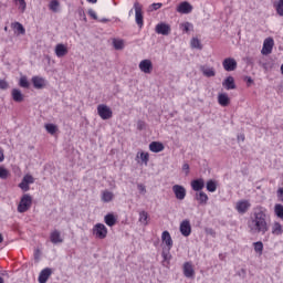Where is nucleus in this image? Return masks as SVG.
Segmentation results:
<instances>
[{
    "label": "nucleus",
    "mask_w": 283,
    "mask_h": 283,
    "mask_svg": "<svg viewBox=\"0 0 283 283\" xmlns=\"http://www.w3.org/2000/svg\"><path fill=\"white\" fill-rule=\"evenodd\" d=\"M247 224L248 231L251 235H266V233H269V229H271L266 208L262 206L254 208Z\"/></svg>",
    "instance_id": "obj_1"
},
{
    "label": "nucleus",
    "mask_w": 283,
    "mask_h": 283,
    "mask_svg": "<svg viewBox=\"0 0 283 283\" xmlns=\"http://www.w3.org/2000/svg\"><path fill=\"white\" fill-rule=\"evenodd\" d=\"M32 207V196L25 193L22 196L20 203L18 205V212L25 213Z\"/></svg>",
    "instance_id": "obj_2"
},
{
    "label": "nucleus",
    "mask_w": 283,
    "mask_h": 283,
    "mask_svg": "<svg viewBox=\"0 0 283 283\" xmlns=\"http://www.w3.org/2000/svg\"><path fill=\"white\" fill-rule=\"evenodd\" d=\"M97 114L102 118V120H109L113 116L112 108L105 104H99L97 106Z\"/></svg>",
    "instance_id": "obj_3"
},
{
    "label": "nucleus",
    "mask_w": 283,
    "mask_h": 283,
    "mask_svg": "<svg viewBox=\"0 0 283 283\" xmlns=\"http://www.w3.org/2000/svg\"><path fill=\"white\" fill-rule=\"evenodd\" d=\"M93 235L98 240H105L107 238V227L103 223H96L93 228Z\"/></svg>",
    "instance_id": "obj_4"
},
{
    "label": "nucleus",
    "mask_w": 283,
    "mask_h": 283,
    "mask_svg": "<svg viewBox=\"0 0 283 283\" xmlns=\"http://www.w3.org/2000/svg\"><path fill=\"white\" fill-rule=\"evenodd\" d=\"M155 32L161 34L163 36H169L171 34V25L160 22L156 25Z\"/></svg>",
    "instance_id": "obj_5"
},
{
    "label": "nucleus",
    "mask_w": 283,
    "mask_h": 283,
    "mask_svg": "<svg viewBox=\"0 0 283 283\" xmlns=\"http://www.w3.org/2000/svg\"><path fill=\"white\" fill-rule=\"evenodd\" d=\"M134 10H135V21L139 28L144 25L143 20V6L138 2L134 3Z\"/></svg>",
    "instance_id": "obj_6"
},
{
    "label": "nucleus",
    "mask_w": 283,
    "mask_h": 283,
    "mask_svg": "<svg viewBox=\"0 0 283 283\" xmlns=\"http://www.w3.org/2000/svg\"><path fill=\"white\" fill-rule=\"evenodd\" d=\"M222 66L226 72H234L238 69V62L233 57H227L223 60Z\"/></svg>",
    "instance_id": "obj_7"
},
{
    "label": "nucleus",
    "mask_w": 283,
    "mask_h": 283,
    "mask_svg": "<svg viewBox=\"0 0 283 283\" xmlns=\"http://www.w3.org/2000/svg\"><path fill=\"white\" fill-rule=\"evenodd\" d=\"M31 83H33L35 90H44V87H48V80L42 76H33Z\"/></svg>",
    "instance_id": "obj_8"
},
{
    "label": "nucleus",
    "mask_w": 283,
    "mask_h": 283,
    "mask_svg": "<svg viewBox=\"0 0 283 283\" xmlns=\"http://www.w3.org/2000/svg\"><path fill=\"white\" fill-rule=\"evenodd\" d=\"M273 45H275L273 38L265 39L263 42L261 54H263L264 56H268V54H271V52H273Z\"/></svg>",
    "instance_id": "obj_9"
},
{
    "label": "nucleus",
    "mask_w": 283,
    "mask_h": 283,
    "mask_svg": "<svg viewBox=\"0 0 283 283\" xmlns=\"http://www.w3.org/2000/svg\"><path fill=\"white\" fill-rule=\"evenodd\" d=\"M177 12H179V14H191V12H193V6L187 1H184L177 7Z\"/></svg>",
    "instance_id": "obj_10"
},
{
    "label": "nucleus",
    "mask_w": 283,
    "mask_h": 283,
    "mask_svg": "<svg viewBox=\"0 0 283 283\" xmlns=\"http://www.w3.org/2000/svg\"><path fill=\"white\" fill-rule=\"evenodd\" d=\"M238 213L244 214L251 209V202L249 200H240L235 205Z\"/></svg>",
    "instance_id": "obj_11"
},
{
    "label": "nucleus",
    "mask_w": 283,
    "mask_h": 283,
    "mask_svg": "<svg viewBox=\"0 0 283 283\" xmlns=\"http://www.w3.org/2000/svg\"><path fill=\"white\" fill-rule=\"evenodd\" d=\"M172 191H174L177 200H185V198H187V189H185L180 185L172 186Z\"/></svg>",
    "instance_id": "obj_12"
},
{
    "label": "nucleus",
    "mask_w": 283,
    "mask_h": 283,
    "mask_svg": "<svg viewBox=\"0 0 283 283\" xmlns=\"http://www.w3.org/2000/svg\"><path fill=\"white\" fill-rule=\"evenodd\" d=\"M54 52L57 59H63V56H67L70 51L65 44L59 43L55 45Z\"/></svg>",
    "instance_id": "obj_13"
},
{
    "label": "nucleus",
    "mask_w": 283,
    "mask_h": 283,
    "mask_svg": "<svg viewBox=\"0 0 283 283\" xmlns=\"http://www.w3.org/2000/svg\"><path fill=\"white\" fill-rule=\"evenodd\" d=\"M139 70L140 72H144V74H151V70H154V64L151 63V60H143L139 63Z\"/></svg>",
    "instance_id": "obj_14"
},
{
    "label": "nucleus",
    "mask_w": 283,
    "mask_h": 283,
    "mask_svg": "<svg viewBox=\"0 0 283 283\" xmlns=\"http://www.w3.org/2000/svg\"><path fill=\"white\" fill-rule=\"evenodd\" d=\"M161 241L165 247L163 249H172L174 240L171 239V234L169 231H164L161 234Z\"/></svg>",
    "instance_id": "obj_15"
},
{
    "label": "nucleus",
    "mask_w": 283,
    "mask_h": 283,
    "mask_svg": "<svg viewBox=\"0 0 283 283\" xmlns=\"http://www.w3.org/2000/svg\"><path fill=\"white\" fill-rule=\"evenodd\" d=\"M180 233L181 235H184L185 238H189V235H191V223L189 222V220H184L180 223Z\"/></svg>",
    "instance_id": "obj_16"
},
{
    "label": "nucleus",
    "mask_w": 283,
    "mask_h": 283,
    "mask_svg": "<svg viewBox=\"0 0 283 283\" xmlns=\"http://www.w3.org/2000/svg\"><path fill=\"white\" fill-rule=\"evenodd\" d=\"M182 271L185 277L191 279L196 275V270H193V264H191V262L184 263Z\"/></svg>",
    "instance_id": "obj_17"
},
{
    "label": "nucleus",
    "mask_w": 283,
    "mask_h": 283,
    "mask_svg": "<svg viewBox=\"0 0 283 283\" xmlns=\"http://www.w3.org/2000/svg\"><path fill=\"white\" fill-rule=\"evenodd\" d=\"M161 256L164 266H167L171 262V249L163 248Z\"/></svg>",
    "instance_id": "obj_18"
},
{
    "label": "nucleus",
    "mask_w": 283,
    "mask_h": 283,
    "mask_svg": "<svg viewBox=\"0 0 283 283\" xmlns=\"http://www.w3.org/2000/svg\"><path fill=\"white\" fill-rule=\"evenodd\" d=\"M200 71L202 72L203 76H207V78H211L216 76V69L208 66V65H201Z\"/></svg>",
    "instance_id": "obj_19"
},
{
    "label": "nucleus",
    "mask_w": 283,
    "mask_h": 283,
    "mask_svg": "<svg viewBox=\"0 0 283 283\" xmlns=\"http://www.w3.org/2000/svg\"><path fill=\"white\" fill-rule=\"evenodd\" d=\"M11 96L15 103H23V101L25 98V96L23 95V93H21V90H19V88H13L11 91Z\"/></svg>",
    "instance_id": "obj_20"
},
{
    "label": "nucleus",
    "mask_w": 283,
    "mask_h": 283,
    "mask_svg": "<svg viewBox=\"0 0 283 283\" xmlns=\"http://www.w3.org/2000/svg\"><path fill=\"white\" fill-rule=\"evenodd\" d=\"M50 275H52V269L46 268V269L42 270L39 275V282L40 283L48 282V280H50Z\"/></svg>",
    "instance_id": "obj_21"
},
{
    "label": "nucleus",
    "mask_w": 283,
    "mask_h": 283,
    "mask_svg": "<svg viewBox=\"0 0 283 283\" xmlns=\"http://www.w3.org/2000/svg\"><path fill=\"white\" fill-rule=\"evenodd\" d=\"M50 240L52 244L63 243V238L61 237V232L59 230H54L53 232H51Z\"/></svg>",
    "instance_id": "obj_22"
},
{
    "label": "nucleus",
    "mask_w": 283,
    "mask_h": 283,
    "mask_svg": "<svg viewBox=\"0 0 283 283\" xmlns=\"http://www.w3.org/2000/svg\"><path fill=\"white\" fill-rule=\"evenodd\" d=\"M149 149L154 154H159V151H163L165 149V146L160 142H151L149 144Z\"/></svg>",
    "instance_id": "obj_23"
},
{
    "label": "nucleus",
    "mask_w": 283,
    "mask_h": 283,
    "mask_svg": "<svg viewBox=\"0 0 283 283\" xmlns=\"http://www.w3.org/2000/svg\"><path fill=\"white\" fill-rule=\"evenodd\" d=\"M218 103L221 105V107H227L229 103H231V99L229 98V95L227 93H220L218 95Z\"/></svg>",
    "instance_id": "obj_24"
},
{
    "label": "nucleus",
    "mask_w": 283,
    "mask_h": 283,
    "mask_svg": "<svg viewBox=\"0 0 283 283\" xmlns=\"http://www.w3.org/2000/svg\"><path fill=\"white\" fill-rule=\"evenodd\" d=\"M193 191H202L205 189V179H195L191 181Z\"/></svg>",
    "instance_id": "obj_25"
},
{
    "label": "nucleus",
    "mask_w": 283,
    "mask_h": 283,
    "mask_svg": "<svg viewBox=\"0 0 283 283\" xmlns=\"http://www.w3.org/2000/svg\"><path fill=\"white\" fill-rule=\"evenodd\" d=\"M195 199L199 205H207L209 202V196L207 193L200 191L195 195Z\"/></svg>",
    "instance_id": "obj_26"
},
{
    "label": "nucleus",
    "mask_w": 283,
    "mask_h": 283,
    "mask_svg": "<svg viewBox=\"0 0 283 283\" xmlns=\"http://www.w3.org/2000/svg\"><path fill=\"white\" fill-rule=\"evenodd\" d=\"M282 234H283L282 223L274 221L272 224V235H282Z\"/></svg>",
    "instance_id": "obj_27"
},
{
    "label": "nucleus",
    "mask_w": 283,
    "mask_h": 283,
    "mask_svg": "<svg viewBox=\"0 0 283 283\" xmlns=\"http://www.w3.org/2000/svg\"><path fill=\"white\" fill-rule=\"evenodd\" d=\"M138 222H140V224H143L144 227H147V224H149V213H147V211L145 210H142L139 212Z\"/></svg>",
    "instance_id": "obj_28"
},
{
    "label": "nucleus",
    "mask_w": 283,
    "mask_h": 283,
    "mask_svg": "<svg viewBox=\"0 0 283 283\" xmlns=\"http://www.w3.org/2000/svg\"><path fill=\"white\" fill-rule=\"evenodd\" d=\"M223 87H226V90H235V81L233 80L232 76L227 77L223 82H222Z\"/></svg>",
    "instance_id": "obj_29"
},
{
    "label": "nucleus",
    "mask_w": 283,
    "mask_h": 283,
    "mask_svg": "<svg viewBox=\"0 0 283 283\" xmlns=\"http://www.w3.org/2000/svg\"><path fill=\"white\" fill-rule=\"evenodd\" d=\"M104 221L107 227H114L117 222V219L116 216H114L113 213H108L104 217Z\"/></svg>",
    "instance_id": "obj_30"
},
{
    "label": "nucleus",
    "mask_w": 283,
    "mask_h": 283,
    "mask_svg": "<svg viewBox=\"0 0 283 283\" xmlns=\"http://www.w3.org/2000/svg\"><path fill=\"white\" fill-rule=\"evenodd\" d=\"M114 200V192L104 190L102 192V202H112Z\"/></svg>",
    "instance_id": "obj_31"
},
{
    "label": "nucleus",
    "mask_w": 283,
    "mask_h": 283,
    "mask_svg": "<svg viewBox=\"0 0 283 283\" xmlns=\"http://www.w3.org/2000/svg\"><path fill=\"white\" fill-rule=\"evenodd\" d=\"M273 8L279 17H283V0H276Z\"/></svg>",
    "instance_id": "obj_32"
},
{
    "label": "nucleus",
    "mask_w": 283,
    "mask_h": 283,
    "mask_svg": "<svg viewBox=\"0 0 283 283\" xmlns=\"http://www.w3.org/2000/svg\"><path fill=\"white\" fill-rule=\"evenodd\" d=\"M14 32H18L19 34H25V28H23V24L20 22H14L11 24Z\"/></svg>",
    "instance_id": "obj_33"
},
{
    "label": "nucleus",
    "mask_w": 283,
    "mask_h": 283,
    "mask_svg": "<svg viewBox=\"0 0 283 283\" xmlns=\"http://www.w3.org/2000/svg\"><path fill=\"white\" fill-rule=\"evenodd\" d=\"M207 191H210L211 193L216 192V189H218V185H216V181L213 180H208L206 185Z\"/></svg>",
    "instance_id": "obj_34"
},
{
    "label": "nucleus",
    "mask_w": 283,
    "mask_h": 283,
    "mask_svg": "<svg viewBox=\"0 0 283 283\" xmlns=\"http://www.w3.org/2000/svg\"><path fill=\"white\" fill-rule=\"evenodd\" d=\"M59 8H61V3L59 0H52L49 4V9L51 12H59Z\"/></svg>",
    "instance_id": "obj_35"
},
{
    "label": "nucleus",
    "mask_w": 283,
    "mask_h": 283,
    "mask_svg": "<svg viewBox=\"0 0 283 283\" xmlns=\"http://www.w3.org/2000/svg\"><path fill=\"white\" fill-rule=\"evenodd\" d=\"M274 213L281 220H283V206L281 203H276L274 206Z\"/></svg>",
    "instance_id": "obj_36"
},
{
    "label": "nucleus",
    "mask_w": 283,
    "mask_h": 283,
    "mask_svg": "<svg viewBox=\"0 0 283 283\" xmlns=\"http://www.w3.org/2000/svg\"><path fill=\"white\" fill-rule=\"evenodd\" d=\"M254 251L255 253H259V255H262V252L264 251V243H262V241L259 242H254Z\"/></svg>",
    "instance_id": "obj_37"
},
{
    "label": "nucleus",
    "mask_w": 283,
    "mask_h": 283,
    "mask_svg": "<svg viewBox=\"0 0 283 283\" xmlns=\"http://www.w3.org/2000/svg\"><path fill=\"white\" fill-rule=\"evenodd\" d=\"M113 45L115 50H123L125 48V41L118 40V39H113Z\"/></svg>",
    "instance_id": "obj_38"
},
{
    "label": "nucleus",
    "mask_w": 283,
    "mask_h": 283,
    "mask_svg": "<svg viewBox=\"0 0 283 283\" xmlns=\"http://www.w3.org/2000/svg\"><path fill=\"white\" fill-rule=\"evenodd\" d=\"M180 30L182 32L187 33V32L193 30V24H191V22H184V23L180 24Z\"/></svg>",
    "instance_id": "obj_39"
},
{
    "label": "nucleus",
    "mask_w": 283,
    "mask_h": 283,
    "mask_svg": "<svg viewBox=\"0 0 283 283\" xmlns=\"http://www.w3.org/2000/svg\"><path fill=\"white\" fill-rule=\"evenodd\" d=\"M9 176H10V170L6 169L3 166H0V178H1V180H8Z\"/></svg>",
    "instance_id": "obj_40"
},
{
    "label": "nucleus",
    "mask_w": 283,
    "mask_h": 283,
    "mask_svg": "<svg viewBox=\"0 0 283 283\" xmlns=\"http://www.w3.org/2000/svg\"><path fill=\"white\" fill-rule=\"evenodd\" d=\"M20 87H24V90L30 88V82L28 81L27 76H21L19 81Z\"/></svg>",
    "instance_id": "obj_41"
},
{
    "label": "nucleus",
    "mask_w": 283,
    "mask_h": 283,
    "mask_svg": "<svg viewBox=\"0 0 283 283\" xmlns=\"http://www.w3.org/2000/svg\"><path fill=\"white\" fill-rule=\"evenodd\" d=\"M190 45H191V48H193L196 50H202V43H200V41L197 38H193L190 41Z\"/></svg>",
    "instance_id": "obj_42"
},
{
    "label": "nucleus",
    "mask_w": 283,
    "mask_h": 283,
    "mask_svg": "<svg viewBox=\"0 0 283 283\" xmlns=\"http://www.w3.org/2000/svg\"><path fill=\"white\" fill-rule=\"evenodd\" d=\"M45 129L51 135L56 134V130H57L56 125H54V124H46Z\"/></svg>",
    "instance_id": "obj_43"
},
{
    "label": "nucleus",
    "mask_w": 283,
    "mask_h": 283,
    "mask_svg": "<svg viewBox=\"0 0 283 283\" xmlns=\"http://www.w3.org/2000/svg\"><path fill=\"white\" fill-rule=\"evenodd\" d=\"M22 180L29 185H34V177L32 175H25Z\"/></svg>",
    "instance_id": "obj_44"
},
{
    "label": "nucleus",
    "mask_w": 283,
    "mask_h": 283,
    "mask_svg": "<svg viewBox=\"0 0 283 283\" xmlns=\"http://www.w3.org/2000/svg\"><path fill=\"white\" fill-rule=\"evenodd\" d=\"M19 187L22 189V191H30V185L23 181V179L22 182L19 184Z\"/></svg>",
    "instance_id": "obj_45"
},
{
    "label": "nucleus",
    "mask_w": 283,
    "mask_h": 283,
    "mask_svg": "<svg viewBox=\"0 0 283 283\" xmlns=\"http://www.w3.org/2000/svg\"><path fill=\"white\" fill-rule=\"evenodd\" d=\"M140 160L147 165V163H149V154L140 153Z\"/></svg>",
    "instance_id": "obj_46"
},
{
    "label": "nucleus",
    "mask_w": 283,
    "mask_h": 283,
    "mask_svg": "<svg viewBox=\"0 0 283 283\" xmlns=\"http://www.w3.org/2000/svg\"><path fill=\"white\" fill-rule=\"evenodd\" d=\"M137 189H138L139 193H142L143 196H145V193H147V188L143 184H138Z\"/></svg>",
    "instance_id": "obj_47"
},
{
    "label": "nucleus",
    "mask_w": 283,
    "mask_h": 283,
    "mask_svg": "<svg viewBox=\"0 0 283 283\" xmlns=\"http://www.w3.org/2000/svg\"><path fill=\"white\" fill-rule=\"evenodd\" d=\"M17 1H18L20 10H22V12H25V8H27L25 0H17Z\"/></svg>",
    "instance_id": "obj_48"
},
{
    "label": "nucleus",
    "mask_w": 283,
    "mask_h": 283,
    "mask_svg": "<svg viewBox=\"0 0 283 283\" xmlns=\"http://www.w3.org/2000/svg\"><path fill=\"white\" fill-rule=\"evenodd\" d=\"M10 85L6 82V80H0V90H8Z\"/></svg>",
    "instance_id": "obj_49"
},
{
    "label": "nucleus",
    "mask_w": 283,
    "mask_h": 283,
    "mask_svg": "<svg viewBox=\"0 0 283 283\" xmlns=\"http://www.w3.org/2000/svg\"><path fill=\"white\" fill-rule=\"evenodd\" d=\"M276 196L281 202H283V188H279L276 191Z\"/></svg>",
    "instance_id": "obj_50"
},
{
    "label": "nucleus",
    "mask_w": 283,
    "mask_h": 283,
    "mask_svg": "<svg viewBox=\"0 0 283 283\" xmlns=\"http://www.w3.org/2000/svg\"><path fill=\"white\" fill-rule=\"evenodd\" d=\"M88 14L92 19H94L95 21L98 19V15H96V11H94L93 9L88 10Z\"/></svg>",
    "instance_id": "obj_51"
},
{
    "label": "nucleus",
    "mask_w": 283,
    "mask_h": 283,
    "mask_svg": "<svg viewBox=\"0 0 283 283\" xmlns=\"http://www.w3.org/2000/svg\"><path fill=\"white\" fill-rule=\"evenodd\" d=\"M151 8L153 10H160V8H163V3H153Z\"/></svg>",
    "instance_id": "obj_52"
},
{
    "label": "nucleus",
    "mask_w": 283,
    "mask_h": 283,
    "mask_svg": "<svg viewBox=\"0 0 283 283\" xmlns=\"http://www.w3.org/2000/svg\"><path fill=\"white\" fill-rule=\"evenodd\" d=\"M6 160V156L3 155V149L0 148V163H3Z\"/></svg>",
    "instance_id": "obj_53"
},
{
    "label": "nucleus",
    "mask_w": 283,
    "mask_h": 283,
    "mask_svg": "<svg viewBox=\"0 0 283 283\" xmlns=\"http://www.w3.org/2000/svg\"><path fill=\"white\" fill-rule=\"evenodd\" d=\"M182 170L186 171V175L189 174V164H184Z\"/></svg>",
    "instance_id": "obj_54"
},
{
    "label": "nucleus",
    "mask_w": 283,
    "mask_h": 283,
    "mask_svg": "<svg viewBox=\"0 0 283 283\" xmlns=\"http://www.w3.org/2000/svg\"><path fill=\"white\" fill-rule=\"evenodd\" d=\"M80 17H82L83 21L87 22V17H85V12L80 11Z\"/></svg>",
    "instance_id": "obj_55"
},
{
    "label": "nucleus",
    "mask_w": 283,
    "mask_h": 283,
    "mask_svg": "<svg viewBox=\"0 0 283 283\" xmlns=\"http://www.w3.org/2000/svg\"><path fill=\"white\" fill-rule=\"evenodd\" d=\"M207 233H208L209 235H216V231H213V229H208V230H207Z\"/></svg>",
    "instance_id": "obj_56"
},
{
    "label": "nucleus",
    "mask_w": 283,
    "mask_h": 283,
    "mask_svg": "<svg viewBox=\"0 0 283 283\" xmlns=\"http://www.w3.org/2000/svg\"><path fill=\"white\" fill-rule=\"evenodd\" d=\"M244 143V135H238V142Z\"/></svg>",
    "instance_id": "obj_57"
},
{
    "label": "nucleus",
    "mask_w": 283,
    "mask_h": 283,
    "mask_svg": "<svg viewBox=\"0 0 283 283\" xmlns=\"http://www.w3.org/2000/svg\"><path fill=\"white\" fill-rule=\"evenodd\" d=\"M245 81H247V83H253V78H251V77H245Z\"/></svg>",
    "instance_id": "obj_58"
},
{
    "label": "nucleus",
    "mask_w": 283,
    "mask_h": 283,
    "mask_svg": "<svg viewBox=\"0 0 283 283\" xmlns=\"http://www.w3.org/2000/svg\"><path fill=\"white\" fill-rule=\"evenodd\" d=\"M143 125H145L143 122L138 123V129H143Z\"/></svg>",
    "instance_id": "obj_59"
},
{
    "label": "nucleus",
    "mask_w": 283,
    "mask_h": 283,
    "mask_svg": "<svg viewBox=\"0 0 283 283\" xmlns=\"http://www.w3.org/2000/svg\"><path fill=\"white\" fill-rule=\"evenodd\" d=\"M107 21H109V20H107L105 18L99 20L101 23H107Z\"/></svg>",
    "instance_id": "obj_60"
},
{
    "label": "nucleus",
    "mask_w": 283,
    "mask_h": 283,
    "mask_svg": "<svg viewBox=\"0 0 283 283\" xmlns=\"http://www.w3.org/2000/svg\"><path fill=\"white\" fill-rule=\"evenodd\" d=\"M88 3H96L98 0H86Z\"/></svg>",
    "instance_id": "obj_61"
},
{
    "label": "nucleus",
    "mask_w": 283,
    "mask_h": 283,
    "mask_svg": "<svg viewBox=\"0 0 283 283\" xmlns=\"http://www.w3.org/2000/svg\"><path fill=\"white\" fill-rule=\"evenodd\" d=\"M3 242V235L0 233V243Z\"/></svg>",
    "instance_id": "obj_62"
},
{
    "label": "nucleus",
    "mask_w": 283,
    "mask_h": 283,
    "mask_svg": "<svg viewBox=\"0 0 283 283\" xmlns=\"http://www.w3.org/2000/svg\"><path fill=\"white\" fill-rule=\"evenodd\" d=\"M0 283H3V277L0 276Z\"/></svg>",
    "instance_id": "obj_63"
},
{
    "label": "nucleus",
    "mask_w": 283,
    "mask_h": 283,
    "mask_svg": "<svg viewBox=\"0 0 283 283\" xmlns=\"http://www.w3.org/2000/svg\"><path fill=\"white\" fill-rule=\"evenodd\" d=\"M134 13V9H132L130 11H129V14H133Z\"/></svg>",
    "instance_id": "obj_64"
}]
</instances>
